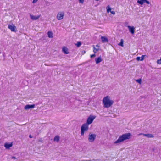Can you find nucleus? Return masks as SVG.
Masks as SVG:
<instances>
[{"label":"nucleus","mask_w":161,"mask_h":161,"mask_svg":"<svg viewBox=\"0 0 161 161\" xmlns=\"http://www.w3.org/2000/svg\"><path fill=\"white\" fill-rule=\"evenodd\" d=\"M131 134L130 133H127L124 134L120 136L119 138L114 142V143L117 144L122 142L126 140L129 139L130 138Z\"/></svg>","instance_id":"obj_1"},{"label":"nucleus","mask_w":161,"mask_h":161,"mask_svg":"<svg viewBox=\"0 0 161 161\" xmlns=\"http://www.w3.org/2000/svg\"><path fill=\"white\" fill-rule=\"evenodd\" d=\"M103 101L104 104V107L106 108H108L110 107L114 103L113 101L109 99V97L108 96L103 98Z\"/></svg>","instance_id":"obj_2"},{"label":"nucleus","mask_w":161,"mask_h":161,"mask_svg":"<svg viewBox=\"0 0 161 161\" xmlns=\"http://www.w3.org/2000/svg\"><path fill=\"white\" fill-rule=\"evenodd\" d=\"M89 129L88 125L84 123L82 125L80 128L81 135L84 136L85 133Z\"/></svg>","instance_id":"obj_3"},{"label":"nucleus","mask_w":161,"mask_h":161,"mask_svg":"<svg viewBox=\"0 0 161 161\" xmlns=\"http://www.w3.org/2000/svg\"><path fill=\"white\" fill-rule=\"evenodd\" d=\"M96 135L94 134H91L90 133L88 136V140L90 142H93L96 139Z\"/></svg>","instance_id":"obj_4"},{"label":"nucleus","mask_w":161,"mask_h":161,"mask_svg":"<svg viewBox=\"0 0 161 161\" xmlns=\"http://www.w3.org/2000/svg\"><path fill=\"white\" fill-rule=\"evenodd\" d=\"M95 118L96 116L90 115L87 118L86 122L85 123L89 125L92 122Z\"/></svg>","instance_id":"obj_5"},{"label":"nucleus","mask_w":161,"mask_h":161,"mask_svg":"<svg viewBox=\"0 0 161 161\" xmlns=\"http://www.w3.org/2000/svg\"><path fill=\"white\" fill-rule=\"evenodd\" d=\"M64 16V12L58 13L57 16V19L58 20L62 19Z\"/></svg>","instance_id":"obj_6"},{"label":"nucleus","mask_w":161,"mask_h":161,"mask_svg":"<svg viewBox=\"0 0 161 161\" xmlns=\"http://www.w3.org/2000/svg\"><path fill=\"white\" fill-rule=\"evenodd\" d=\"M8 28L10 29L12 31L15 32L17 31L16 27L14 25H8Z\"/></svg>","instance_id":"obj_7"},{"label":"nucleus","mask_w":161,"mask_h":161,"mask_svg":"<svg viewBox=\"0 0 161 161\" xmlns=\"http://www.w3.org/2000/svg\"><path fill=\"white\" fill-rule=\"evenodd\" d=\"M137 3L140 5H142L144 3H146L148 4H150V2L147 0H138Z\"/></svg>","instance_id":"obj_8"},{"label":"nucleus","mask_w":161,"mask_h":161,"mask_svg":"<svg viewBox=\"0 0 161 161\" xmlns=\"http://www.w3.org/2000/svg\"><path fill=\"white\" fill-rule=\"evenodd\" d=\"M127 27L130 32L132 34L134 33L135 28L133 26L128 25Z\"/></svg>","instance_id":"obj_9"},{"label":"nucleus","mask_w":161,"mask_h":161,"mask_svg":"<svg viewBox=\"0 0 161 161\" xmlns=\"http://www.w3.org/2000/svg\"><path fill=\"white\" fill-rule=\"evenodd\" d=\"M142 135L148 138H153L154 137V135L152 134L141 133L139 134V135Z\"/></svg>","instance_id":"obj_10"},{"label":"nucleus","mask_w":161,"mask_h":161,"mask_svg":"<svg viewBox=\"0 0 161 161\" xmlns=\"http://www.w3.org/2000/svg\"><path fill=\"white\" fill-rule=\"evenodd\" d=\"M35 105L32 104V105H26L24 107V108L25 109L27 110L30 108H32L35 107Z\"/></svg>","instance_id":"obj_11"},{"label":"nucleus","mask_w":161,"mask_h":161,"mask_svg":"<svg viewBox=\"0 0 161 161\" xmlns=\"http://www.w3.org/2000/svg\"><path fill=\"white\" fill-rule=\"evenodd\" d=\"M30 16L31 19L32 20H36L40 18V15L35 16L30 14Z\"/></svg>","instance_id":"obj_12"},{"label":"nucleus","mask_w":161,"mask_h":161,"mask_svg":"<svg viewBox=\"0 0 161 161\" xmlns=\"http://www.w3.org/2000/svg\"><path fill=\"white\" fill-rule=\"evenodd\" d=\"M101 39L103 43H107L108 42V39L106 37L102 36L101 37Z\"/></svg>","instance_id":"obj_13"},{"label":"nucleus","mask_w":161,"mask_h":161,"mask_svg":"<svg viewBox=\"0 0 161 161\" xmlns=\"http://www.w3.org/2000/svg\"><path fill=\"white\" fill-rule=\"evenodd\" d=\"M62 51L65 54H68L69 53V52L68 51V48L65 47H64L62 48Z\"/></svg>","instance_id":"obj_14"},{"label":"nucleus","mask_w":161,"mask_h":161,"mask_svg":"<svg viewBox=\"0 0 161 161\" xmlns=\"http://www.w3.org/2000/svg\"><path fill=\"white\" fill-rule=\"evenodd\" d=\"M95 60L97 64L99 63L102 61V60L100 57H99L98 58H96Z\"/></svg>","instance_id":"obj_15"},{"label":"nucleus","mask_w":161,"mask_h":161,"mask_svg":"<svg viewBox=\"0 0 161 161\" xmlns=\"http://www.w3.org/2000/svg\"><path fill=\"white\" fill-rule=\"evenodd\" d=\"M12 146V143H5L4 144V146L6 149H9Z\"/></svg>","instance_id":"obj_16"},{"label":"nucleus","mask_w":161,"mask_h":161,"mask_svg":"<svg viewBox=\"0 0 161 161\" xmlns=\"http://www.w3.org/2000/svg\"><path fill=\"white\" fill-rule=\"evenodd\" d=\"M60 139V137L58 136H56L53 139V141H56L57 142H59Z\"/></svg>","instance_id":"obj_17"},{"label":"nucleus","mask_w":161,"mask_h":161,"mask_svg":"<svg viewBox=\"0 0 161 161\" xmlns=\"http://www.w3.org/2000/svg\"><path fill=\"white\" fill-rule=\"evenodd\" d=\"M48 36L49 38H53V33L52 32L49 31L47 32Z\"/></svg>","instance_id":"obj_18"},{"label":"nucleus","mask_w":161,"mask_h":161,"mask_svg":"<svg viewBox=\"0 0 161 161\" xmlns=\"http://www.w3.org/2000/svg\"><path fill=\"white\" fill-rule=\"evenodd\" d=\"M106 9H107V12L108 13H109V12H111V9L109 5H108L106 7Z\"/></svg>","instance_id":"obj_19"},{"label":"nucleus","mask_w":161,"mask_h":161,"mask_svg":"<svg viewBox=\"0 0 161 161\" xmlns=\"http://www.w3.org/2000/svg\"><path fill=\"white\" fill-rule=\"evenodd\" d=\"M75 45L77 47H79L81 45V43L80 42L78 41L77 42V43L75 44Z\"/></svg>","instance_id":"obj_20"},{"label":"nucleus","mask_w":161,"mask_h":161,"mask_svg":"<svg viewBox=\"0 0 161 161\" xmlns=\"http://www.w3.org/2000/svg\"><path fill=\"white\" fill-rule=\"evenodd\" d=\"M123 40L122 39H121L120 43L118 44V45L122 47L123 46Z\"/></svg>","instance_id":"obj_21"},{"label":"nucleus","mask_w":161,"mask_h":161,"mask_svg":"<svg viewBox=\"0 0 161 161\" xmlns=\"http://www.w3.org/2000/svg\"><path fill=\"white\" fill-rule=\"evenodd\" d=\"M22 83L24 84V85L26 86L28 85V81L25 80H24L23 81Z\"/></svg>","instance_id":"obj_22"},{"label":"nucleus","mask_w":161,"mask_h":161,"mask_svg":"<svg viewBox=\"0 0 161 161\" xmlns=\"http://www.w3.org/2000/svg\"><path fill=\"white\" fill-rule=\"evenodd\" d=\"M99 49L98 48L97 49L94 46L93 47V52L94 53H96L97 51L99 50Z\"/></svg>","instance_id":"obj_23"},{"label":"nucleus","mask_w":161,"mask_h":161,"mask_svg":"<svg viewBox=\"0 0 161 161\" xmlns=\"http://www.w3.org/2000/svg\"><path fill=\"white\" fill-rule=\"evenodd\" d=\"M136 81L138 83H139L140 84H141L142 80L140 78L136 80Z\"/></svg>","instance_id":"obj_24"},{"label":"nucleus","mask_w":161,"mask_h":161,"mask_svg":"<svg viewBox=\"0 0 161 161\" xmlns=\"http://www.w3.org/2000/svg\"><path fill=\"white\" fill-rule=\"evenodd\" d=\"M145 57H147L146 55H142V56L141 57V61H142L144 60V58Z\"/></svg>","instance_id":"obj_25"},{"label":"nucleus","mask_w":161,"mask_h":161,"mask_svg":"<svg viewBox=\"0 0 161 161\" xmlns=\"http://www.w3.org/2000/svg\"><path fill=\"white\" fill-rule=\"evenodd\" d=\"M157 63L158 64H161V58H160V59L157 60Z\"/></svg>","instance_id":"obj_26"},{"label":"nucleus","mask_w":161,"mask_h":161,"mask_svg":"<svg viewBox=\"0 0 161 161\" xmlns=\"http://www.w3.org/2000/svg\"><path fill=\"white\" fill-rule=\"evenodd\" d=\"M136 60L138 61H141V58L140 57H137L136 58Z\"/></svg>","instance_id":"obj_27"},{"label":"nucleus","mask_w":161,"mask_h":161,"mask_svg":"<svg viewBox=\"0 0 161 161\" xmlns=\"http://www.w3.org/2000/svg\"><path fill=\"white\" fill-rule=\"evenodd\" d=\"M80 3L83 4L84 3V0H79Z\"/></svg>","instance_id":"obj_28"},{"label":"nucleus","mask_w":161,"mask_h":161,"mask_svg":"<svg viewBox=\"0 0 161 161\" xmlns=\"http://www.w3.org/2000/svg\"><path fill=\"white\" fill-rule=\"evenodd\" d=\"M128 24V22H125V23L124 25L125 26L127 27V25Z\"/></svg>","instance_id":"obj_29"},{"label":"nucleus","mask_w":161,"mask_h":161,"mask_svg":"<svg viewBox=\"0 0 161 161\" xmlns=\"http://www.w3.org/2000/svg\"><path fill=\"white\" fill-rule=\"evenodd\" d=\"M95 54H92V55H91V56H90V57H91V58H93V57H95Z\"/></svg>","instance_id":"obj_30"},{"label":"nucleus","mask_w":161,"mask_h":161,"mask_svg":"<svg viewBox=\"0 0 161 161\" xmlns=\"http://www.w3.org/2000/svg\"><path fill=\"white\" fill-rule=\"evenodd\" d=\"M110 13L113 15H114L115 14V12L114 11H111Z\"/></svg>","instance_id":"obj_31"},{"label":"nucleus","mask_w":161,"mask_h":161,"mask_svg":"<svg viewBox=\"0 0 161 161\" xmlns=\"http://www.w3.org/2000/svg\"><path fill=\"white\" fill-rule=\"evenodd\" d=\"M37 1L38 0H33L32 2V3H35L37 2Z\"/></svg>","instance_id":"obj_32"},{"label":"nucleus","mask_w":161,"mask_h":161,"mask_svg":"<svg viewBox=\"0 0 161 161\" xmlns=\"http://www.w3.org/2000/svg\"><path fill=\"white\" fill-rule=\"evenodd\" d=\"M12 158L13 159H16V158L14 156H13V157H12Z\"/></svg>","instance_id":"obj_33"},{"label":"nucleus","mask_w":161,"mask_h":161,"mask_svg":"<svg viewBox=\"0 0 161 161\" xmlns=\"http://www.w3.org/2000/svg\"><path fill=\"white\" fill-rule=\"evenodd\" d=\"M29 137L30 138H32V136H31V135H30L29 136Z\"/></svg>","instance_id":"obj_34"},{"label":"nucleus","mask_w":161,"mask_h":161,"mask_svg":"<svg viewBox=\"0 0 161 161\" xmlns=\"http://www.w3.org/2000/svg\"><path fill=\"white\" fill-rule=\"evenodd\" d=\"M152 150H153V151H154V148H153Z\"/></svg>","instance_id":"obj_35"}]
</instances>
